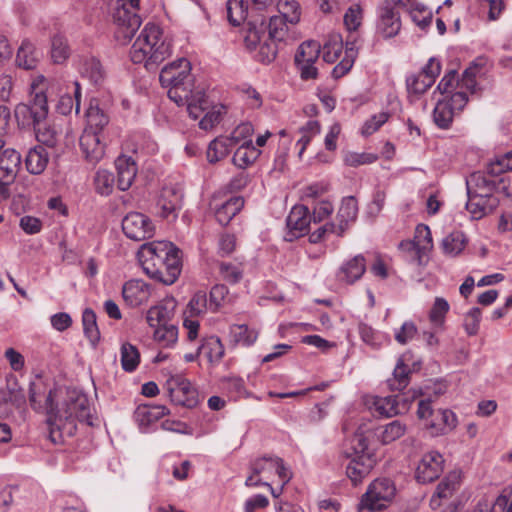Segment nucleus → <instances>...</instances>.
I'll list each match as a JSON object with an SVG mask.
<instances>
[{
  "mask_svg": "<svg viewBox=\"0 0 512 512\" xmlns=\"http://www.w3.org/2000/svg\"><path fill=\"white\" fill-rule=\"evenodd\" d=\"M47 387L30 386L29 400L34 409L47 411L49 438L54 444L74 436L77 422L95 425L94 408L80 386Z\"/></svg>",
  "mask_w": 512,
  "mask_h": 512,
  "instance_id": "obj_1",
  "label": "nucleus"
},
{
  "mask_svg": "<svg viewBox=\"0 0 512 512\" xmlns=\"http://www.w3.org/2000/svg\"><path fill=\"white\" fill-rule=\"evenodd\" d=\"M162 87L168 89V97L177 105H186L189 116L196 120L202 111L208 107L204 91H194V79L191 74V64L185 58H180L164 66L159 75Z\"/></svg>",
  "mask_w": 512,
  "mask_h": 512,
  "instance_id": "obj_2",
  "label": "nucleus"
},
{
  "mask_svg": "<svg viewBox=\"0 0 512 512\" xmlns=\"http://www.w3.org/2000/svg\"><path fill=\"white\" fill-rule=\"evenodd\" d=\"M180 250L171 242L145 243L138 251V259L144 272L165 285L173 284L181 273Z\"/></svg>",
  "mask_w": 512,
  "mask_h": 512,
  "instance_id": "obj_3",
  "label": "nucleus"
},
{
  "mask_svg": "<svg viewBox=\"0 0 512 512\" xmlns=\"http://www.w3.org/2000/svg\"><path fill=\"white\" fill-rule=\"evenodd\" d=\"M171 54L170 43L163 36L162 29L147 23L130 49V58L135 64H144L154 69Z\"/></svg>",
  "mask_w": 512,
  "mask_h": 512,
  "instance_id": "obj_4",
  "label": "nucleus"
},
{
  "mask_svg": "<svg viewBox=\"0 0 512 512\" xmlns=\"http://www.w3.org/2000/svg\"><path fill=\"white\" fill-rule=\"evenodd\" d=\"M396 494L394 483L388 478L374 480L362 496L361 505L369 511H380L391 503Z\"/></svg>",
  "mask_w": 512,
  "mask_h": 512,
  "instance_id": "obj_5",
  "label": "nucleus"
},
{
  "mask_svg": "<svg viewBox=\"0 0 512 512\" xmlns=\"http://www.w3.org/2000/svg\"><path fill=\"white\" fill-rule=\"evenodd\" d=\"M112 17L116 25L115 37L122 43L130 41L141 25L140 16L127 7L125 0L117 3Z\"/></svg>",
  "mask_w": 512,
  "mask_h": 512,
  "instance_id": "obj_6",
  "label": "nucleus"
},
{
  "mask_svg": "<svg viewBox=\"0 0 512 512\" xmlns=\"http://www.w3.org/2000/svg\"><path fill=\"white\" fill-rule=\"evenodd\" d=\"M468 102V96L462 91H457L450 99L439 100L433 111V120L441 129L450 127L454 116L463 110Z\"/></svg>",
  "mask_w": 512,
  "mask_h": 512,
  "instance_id": "obj_7",
  "label": "nucleus"
},
{
  "mask_svg": "<svg viewBox=\"0 0 512 512\" xmlns=\"http://www.w3.org/2000/svg\"><path fill=\"white\" fill-rule=\"evenodd\" d=\"M48 102L40 93L29 104L20 103L15 108V117L22 126H35L46 120Z\"/></svg>",
  "mask_w": 512,
  "mask_h": 512,
  "instance_id": "obj_8",
  "label": "nucleus"
},
{
  "mask_svg": "<svg viewBox=\"0 0 512 512\" xmlns=\"http://www.w3.org/2000/svg\"><path fill=\"white\" fill-rule=\"evenodd\" d=\"M124 234L135 241H142L154 235L155 226L146 215L139 212H131L122 220Z\"/></svg>",
  "mask_w": 512,
  "mask_h": 512,
  "instance_id": "obj_9",
  "label": "nucleus"
},
{
  "mask_svg": "<svg viewBox=\"0 0 512 512\" xmlns=\"http://www.w3.org/2000/svg\"><path fill=\"white\" fill-rule=\"evenodd\" d=\"M21 156L14 149H5L0 154V195L3 198L9 196L8 187L15 181Z\"/></svg>",
  "mask_w": 512,
  "mask_h": 512,
  "instance_id": "obj_10",
  "label": "nucleus"
},
{
  "mask_svg": "<svg viewBox=\"0 0 512 512\" xmlns=\"http://www.w3.org/2000/svg\"><path fill=\"white\" fill-rule=\"evenodd\" d=\"M377 14V33L384 39H390L398 35L401 30V19L392 2L384 1L378 8Z\"/></svg>",
  "mask_w": 512,
  "mask_h": 512,
  "instance_id": "obj_11",
  "label": "nucleus"
},
{
  "mask_svg": "<svg viewBox=\"0 0 512 512\" xmlns=\"http://www.w3.org/2000/svg\"><path fill=\"white\" fill-rule=\"evenodd\" d=\"M311 223V215L309 209L304 205H295L291 209L286 219L287 231L284 240L292 242L304 236L308 232Z\"/></svg>",
  "mask_w": 512,
  "mask_h": 512,
  "instance_id": "obj_12",
  "label": "nucleus"
},
{
  "mask_svg": "<svg viewBox=\"0 0 512 512\" xmlns=\"http://www.w3.org/2000/svg\"><path fill=\"white\" fill-rule=\"evenodd\" d=\"M443 463V456L439 452L425 453L416 467L415 479L422 484L433 482L442 473Z\"/></svg>",
  "mask_w": 512,
  "mask_h": 512,
  "instance_id": "obj_13",
  "label": "nucleus"
},
{
  "mask_svg": "<svg viewBox=\"0 0 512 512\" xmlns=\"http://www.w3.org/2000/svg\"><path fill=\"white\" fill-rule=\"evenodd\" d=\"M177 308V301L173 297H166L146 312V321L149 327L154 328L173 323Z\"/></svg>",
  "mask_w": 512,
  "mask_h": 512,
  "instance_id": "obj_14",
  "label": "nucleus"
},
{
  "mask_svg": "<svg viewBox=\"0 0 512 512\" xmlns=\"http://www.w3.org/2000/svg\"><path fill=\"white\" fill-rule=\"evenodd\" d=\"M79 145L84 158L91 164L98 163L105 155L103 135L94 130H84Z\"/></svg>",
  "mask_w": 512,
  "mask_h": 512,
  "instance_id": "obj_15",
  "label": "nucleus"
},
{
  "mask_svg": "<svg viewBox=\"0 0 512 512\" xmlns=\"http://www.w3.org/2000/svg\"><path fill=\"white\" fill-rule=\"evenodd\" d=\"M410 403L411 400L402 393L386 397H376L374 406L380 415L392 417L407 411Z\"/></svg>",
  "mask_w": 512,
  "mask_h": 512,
  "instance_id": "obj_16",
  "label": "nucleus"
},
{
  "mask_svg": "<svg viewBox=\"0 0 512 512\" xmlns=\"http://www.w3.org/2000/svg\"><path fill=\"white\" fill-rule=\"evenodd\" d=\"M183 191L179 186H165L160 194L157 205L160 208V215L168 218L170 215L176 216L175 213L182 206Z\"/></svg>",
  "mask_w": 512,
  "mask_h": 512,
  "instance_id": "obj_17",
  "label": "nucleus"
},
{
  "mask_svg": "<svg viewBox=\"0 0 512 512\" xmlns=\"http://www.w3.org/2000/svg\"><path fill=\"white\" fill-rule=\"evenodd\" d=\"M366 271V260L362 254L345 261L339 268L336 277L339 282L353 284L358 281Z\"/></svg>",
  "mask_w": 512,
  "mask_h": 512,
  "instance_id": "obj_18",
  "label": "nucleus"
},
{
  "mask_svg": "<svg viewBox=\"0 0 512 512\" xmlns=\"http://www.w3.org/2000/svg\"><path fill=\"white\" fill-rule=\"evenodd\" d=\"M117 186L121 191L128 190L137 174V165L132 157L121 155L115 160Z\"/></svg>",
  "mask_w": 512,
  "mask_h": 512,
  "instance_id": "obj_19",
  "label": "nucleus"
},
{
  "mask_svg": "<svg viewBox=\"0 0 512 512\" xmlns=\"http://www.w3.org/2000/svg\"><path fill=\"white\" fill-rule=\"evenodd\" d=\"M167 413L165 406L141 405L134 412V419L142 432H148Z\"/></svg>",
  "mask_w": 512,
  "mask_h": 512,
  "instance_id": "obj_20",
  "label": "nucleus"
},
{
  "mask_svg": "<svg viewBox=\"0 0 512 512\" xmlns=\"http://www.w3.org/2000/svg\"><path fill=\"white\" fill-rule=\"evenodd\" d=\"M122 296L127 305L137 307L148 300L149 287L141 280H130L124 284Z\"/></svg>",
  "mask_w": 512,
  "mask_h": 512,
  "instance_id": "obj_21",
  "label": "nucleus"
},
{
  "mask_svg": "<svg viewBox=\"0 0 512 512\" xmlns=\"http://www.w3.org/2000/svg\"><path fill=\"white\" fill-rule=\"evenodd\" d=\"M435 417L440 418L441 422L437 419H431L425 424L426 428L431 431L432 436L444 435L452 431L457 425V416L449 409H437Z\"/></svg>",
  "mask_w": 512,
  "mask_h": 512,
  "instance_id": "obj_22",
  "label": "nucleus"
},
{
  "mask_svg": "<svg viewBox=\"0 0 512 512\" xmlns=\"http://www.w3.org/2000/svg\"><path fill=\"white\" fill-rule=\"evenodd\" d=\"M372 455H359L353 457L347 467L346 474L349 479L356 485L365 478L374 466Z\"/></svg>",
  "mask_w": 512,
  "mask_h": 512,
  "instance_id": "obj_23",
  "label": "nucleus"
},
{
  "mask_svg": "<svg viewBox=\"0 0 512 512\" xmlns=\"http://www.w3.org/2000/svg\"><path fill=\"white\" fill-rule=\"evenodd\" d=\"M172 403L186 408H193L199 402L195 386H166Z\"/></svg>",
  "mask_w": 512,
  "mask_h": 512,
  "instance_id": "obj_24",
  "label": "nucleus"
},
{
  "mask_svg": "<svg viewBox=\"0 0 512 512\" xmlns=\"http://www.w3.org/2000/svg\"><path fill=\"white\" fill-rule=\"evenodd\" d=\"M407 427L399 420H393L385 425L375 428L374 435L376 439L383 445H388L406 433Z\"/></svg>",
  "mask_w": 512,
  "mask_h": 512,
  "instance_id": "obj_25",
  "label": "nucleus"
},
{
  "mask_svg": "<svg viewBox=\"0 0 512 512\" xmlns=\"http://www.w3.org/2000/svg\"><path fill=\"white\" fill-rule=\"evenodd\" d=\"M460 475L457 472L448 474L437 486L434 495L430 500L433 508L441 505L442 499H447L453 495L459 486Z\"/></svg>",
  "mask_w": 512,
  "mask_h": 512,
  "instance_id": "obj_26",
  "label": "nucleus"
},
{
  "mask_svg": "<svg viewBox=\"0 0 512 512\" xmlns=\"http://www.w3.org/2000/svg\"><path fill=\"white\" fill-rule=\"evenodd\" d=\"M357 37L350 35L345 43V56L344 58L333 68L332 75L334 78H341L347 74L358 55V49L356 46Z\"/></svg>",
  "mask_w": 512,
  "mask_h": 512,
  "instance_id": "obj_27",
  "label": "nucleus"
},
{
  "mask_svg": "<svg viewBox=\"0 0 512 512\" xmlns=\"http://www.w3.org/2000/svg\"><path fill=\"white\" fill-rule=\"evenodd\" d=\"M42 54L35 45L28 39L22 41L16 55V62L19 67L26 70L34 69Z\"/></svg>",
  "mask_w": 512,
  "mask_h": 512,
  "instance_id": "obj_28",
  "label": "nucleus"
},
{
  "mask_svg": "<svg viewBox=\"0 0 512 512\" xmlns=\"http://www.w3.org/2000/svg\"><path fill=\"white\" fill-rule=\"evenodd\" d=\"M244 199L239 196H232L221 205L215 206V217L219 224L227 225L233 217L243 208Z\"/></svg>",
  "mask_w": 512,
  "mask_h": 512,
  "instance_id": "obj_29",
  "label": "nucleus"
},
{
  "mask_svg": "<svg viewBox=\"0 0 512 512\" xmlns=\"http://www.w3.org/2000/svg\"><path fill=\"white\" fill-rule=\"evenodd\" d=\"M49 154L42 145L31 148L25 158L26 168L29 173L34 175L41 174L47 167Z\"/></svg>",
  "mask_w": 512,
  "mask_h": 512,
  "instance_id": "obj_30",
  "label": "nucleus"
},
{
  "mask_svg": "<svg viewBox=\"0 0 512 512\" xmlns=\"http://www.w3.org/2000/svg\"><path fill=\"white\" fill-rule=\"evenodd\" d=\"M358 213L357 201L353 196L345 197L340 205L336 219L339 224V234H344L349 223L354 222Z\"/></svg>",
  "mask_w": 512,
  "mask_h": 512,
  "instance_id": "obj_31",
  "label": "nucleus"
},
{
  "mask_svg": "<svg viewBox=\"0 0 512 512\" xmlns=\"http://www.w3.org/2000/svg\"><path fill=\"white\" fill-rule=\"evenodd\" d=\"M87 126L84 130H94L103 135L104 128L109 124V116L99 107L96 100L90 102L86 112Z\"/></svg>",
  "mask_w": 512,
  "mask_h": 512,
  "instance_id": "obj_32",
  "label": "nucleus"
},
{
  "mask_svg": "<svg viewBox=\"0 0 512 512\" xmlns=\"http://www.w3.org/2000/svg\"><path fill=\"white\" fill-rule=\"evenodd\" d=\"M260 153V150L253 145L252 140H248L240 144L232 160L239 168H246L256 161Z\"/></svg>",
  "mask_w": 512,
  "mask_h": 512,
  "instance_id": "obj_33",
  "label": "nucleus"
},
{
  "mask_svg": "<svg viewBox=\"0 0 512 512\" xmlns=\"http://www.w3.org/2000/svg\"><path fill=\"white\" fill-rule=\"evenodd\" d=\"M407 245L415 250L420 259L421 254H425L433 247L430 228L425 224H418L415 230L414 240L408 242Z\"/></svg>",
  "mask_w": 512,
  "mask_h": 512,
  "instance_id": "obj_34",
  "label": "nucleus"
},
{
  "mask_svg": "<svg viewBox=\"0 0 512 512\" xmlns=\"http://www.w3.org/2000/svg\"><path fill=\"white\" fill-rule=\"evenodd\" d=\"M78 70L82 76L88 78L93 83H98L103 76L100 62L93 56L78 58Z\"/></svg>",
  "mask_w": 512,
  "mask_h": 512,
  "instance_id": "obj_35",
  "label": "nucleus"
},
{
  "mask_svg": "<svg viewBox=\"0 0 512 512\" xmlns=\"http://www.w3.org/2000/svg\"><path fill=\"white\" fill-rule=\"evenodd\" d=\"M229 335L235 344L242 346L252 345L258 338V332L250 329L245 324H234L230 326Z\"/></svg>",
  "mask_w": 512,
  "mask_h": 512,
  "instance_id": "obj_36",
  "label": "nucleus"
},
{
  "mask_svg": "<svg viewBox=\"0 0 512 512\" xmlns=\"http://www.w3.org/2000/svg\"><path fill=\"white\" fill-rule=\"evenodd\" d=\"M234 145L231 142V139L228 137H218L210 142L207 149V159L210 163H215L229 153L230 149Z\"/></svg>",
  "mask_w": 512,
  "mask_h": 512,
  "instance_id": "obj_37",
  "label": "nucleus"
},
{
  "mask_svg": "<svg viewBox=\"0 0 512 512\" xmlns=\"http://www.w3.org/2000/svg\"><path fill=\"white\" fill-rule=\"evenodd\" d=\"M467 239L463 232L453 231L442 240V249L445 254L456 256L463 251Z\"/></svg>",
  "mask_w": 512,
  "mask_h": 512,
  "instance_id": "obj_38",
  "label": "nucleus"
},
{
  "mask_svg": "<svg viewBox=\"0 0 512 512\" xmlns=\"http://www.w3.org/2000/svg\"><path fill=\"white\" fill-rule=\"evenodd\" d=\"M244 266L241 262L222 261L219 263V274L221 278L230 283L237 284L243 278Z\"/></svg>",
  "mask_w": 512,
  "mask_h": 512,
  "instance_id": "obj_39",
  "label": "nucleus"
},
{
  "mask_svg": "<svg viewBox=\"0 0 512 512\" xmlns=\"http://www.w3.org/2000/svg\"><path fill=\"white\" fill-rule=\"evenodd\" d=\"M74 88V97L69 94H64L60 97L57 110L62 115H67L71 113L73 107H75V111L78 114L80 111V98H81V87L78 82L73 83Z\"/></svg>",
  "mask_w": 512,
  "mask_h": 512,
  "instance_id": "obj_40",
  "label": "nucleus"
},
{
  "mask_svg": "<svg viewBox=\"0 0 512 512\" xmlns=\"http://www.w3.org/2000/svg\"><path fill=\"white\" fill-rule=\"evenodd\" d=\"M70 47L67 39L60 34H56L51 39V58L54 63L62 64L70 56Z\"/></svg>",
  "mask_w": 512,
  "mask_h": 512,
  "instance_id": "obj_41",
  "label": "nucleus"
},
{
  "mask_svg": "<svg viewBox=\"0 0 512 512\" xmlns=\"http://www.w3.org/2000/svg\"><path fill=\"white\" fill-rule=\"evenodd\" d=\"M226 8L228 20L234 26L240 25L248 16V3L244 0H228Z\"/></svg>",
  "mask_w": 512,
  "mask_h": 512,
  "instance_id": "obj_42",
  "label": "nucleus"
},
{
  "mask_svg": "<svg viewBox=\"0 0 512 512\" xmlns=\"http://www.w3.org/2000/svg\"><path fill=\"white\" fill-rule=\"evenodd\" d=\"M96 319V314L92 309L86 308L83 311L82 324L84 334L93 345H96L100 339V332Z\"/></svg>",
  "mask_w": 512,
  "mask_h": 512,
  "instance_id": "obj_43",
  "label": "nucleus"
},
{
  "mask_svg": "<svg viewBox=\"0 0 512 512\" xmlns=\"http://www.w3.org/2000/svg\"><path fill=\"white\" fill-rule=\"evenodd\" d=\"M444 393L442 388L434 391L433 395H423L421 394V398L418 401V410L417 415L420 419L428 421L430 417H435L437 409L433 408V403L436 401L438 397H440Z\"/></svg>",
  "mask_w": 512,
  "mask_h": 512,
  "instance_id": "obj_44",
  "label": "nucleus"
},
{
  "mask_svg": "<svg viewBox=\"0 0 512 512\" xmlns=\"http://www.w3.org/2000/svg\"><path fill=\"white\" fill-rule=\"evenodd\" d=\"M140 362V354L136 346L123 343L121 346V365L124 371H134Z\"/></svg>",
  "mask_w": 512,
  "mask_h": 512,
  "instance_id": "obj_45",
  "label": "nucleus"
},
{
  "mask_svg": "<svg viewBox=\"0 0 512 512\" xmlns=\"http://www.w3.org/2000/svg\"><path fill=\"white\" fill-rule=\"evenodd\" d=\"M153 337L156 342L163 346H171L178 339V328L174 323L154 327Z\"/></svg>",
  "mask_w": 512,
  "mask_h": 512,
  "instance_id": "obj_46",
  "label": "nucleus"
},
{
  "mask_svg": "<svg viewBox=\"0 0 512 512\" xmlns=\"http://www.w3.org/2000/svg\"><path fill=\"white\" fill-rule=\"evenodd\" d=\"M115 178L112 172L99 169L94 177V185L97 193L103 196H108L113 192Z\"/></svg>",
  "mask_w": 512,
  "mask_h": 512,
  "instance_id": "obj_47",
  "label": "nucleus"
},
{
  "mask_svg": "<svg viewBox=\"0 0 512 512\" xmlns=\"http://www.w3.org/2000/svg\"><path fill=\"white\" fill-rule=\"evenodd\" d=\"M288 21L281 15H274L270 18L268 31L269 39L272 41H284L288 35Z\"/></svg>",
  "mask_w": 512,
  "mask_h": 512,
  "instance_id": "obj_48",
  "label": "nucleus"
},
{
  "mask_svg": "<svg viewBox=\"0 0 512 512\" xmlns=\"http://www.w3.org/2000/svg\"><path fill=\"white\" fill-rule=\"evenodd\" d=\"M434 84V80L420 72L411 74L406 78V86L409 93L423 94Z\"/></svg>",
  "mask_w": 512,
  "mask_h": 512,
  "instance_id": "obj_49",
  "label": "nucleus"
},
{
  "mask_svg": "<svg viewBox=\"0 0 512 512\" xmlns=\"http://www.w3.org/2000/svg\"><path fill=\"white\" fill-rule=\"evenodd\" d=\"M321 52V46L318 42L308 40L303 42L295 53L294 60H307L308 62H317Z\"/></svg>",
  "mask_w": 512,
  "mask_h": 512,
  "instance_id": "obj_50",
  "label": "nucleus"
},
{
  "mask_svg": "<svg viewBox=\"0 0 512 512\" xmlns=\"http://www.w3.org/2000/svg\"><path fill=\"white\" fill-rule=\"evenodd\" d=\"M37 140L48 146L54 147L58 141V131L54 126H51L45 122H41L39 125L34 126Z\"/></svg>",
  "mask_w": 512,
  "mask_h": 512,
  "instance_id": "obj_51",
  "label": "nucleus"
},
{
  "mask_svg": "<svg viewBox=\"0 0 512 512\" xmlns=\"http://www.w3.org/2000/svg\"><path fill=\"white\" fill-rule=\"evenodd\" d=\"M468 201L466 209L470 213L472 219H481L486 215L487 207L485 205L486 199L483 194H471V189L468 187Z\"/></svg>",
  "mask_w": 512,
  "mask_h": 512,
  "instance_id": "obj_52",
  "label": "nucleus"
},
{
  "mask_svg": "<svg viewBox=\"0 0 512 512\" xmlns=\"http://www.w3.org/2000/svg\"><path fill=\"white\" fill-rule=\"evenodd\" d=\"M279 15L286 18L289 24H297L300 20V6L295 0H279L277 3Z\"/></svg>",
  "mask_w": 512,
  "mask_h": 512,
  "instance_id": "obj_53",
  "label": "nucleus"
},
{
  "mask_svg": "<svg viewBox=\"0 0 512 512\" xmlns=\"http://www.w3.org/2000/svg\"><path fill=\"white\" fill-rule=\"evenodd\" d=\"M512 170V152L496 156L487 167L490 176H498Z\"/></svg>",
  "mask_w": 512,
  "mask_h": 512,
  "instance_id": "obj_54",
  "label": "nucleus"
},
{
  "mask_svg": "<svg viewBox=\"0 0 512 512\" xmlns=\"http://www.w3.org/2000/svg\"><path fill=\"white\" fill-rule=\"evenodd\" d=\"M276 456H263L253 460L250 464V469L254 474L263 475L269 478L274 474Z\"/></svg>",
  "mask_w": 512,
  "mask_h": 512,
  "instance_id": "obj_55",
  "label": "nucleus"
},
{
  "mask_svg": "<svg viewBox=\"0 0 512 512\" xmlns=\"http://www.w3.org/2000/svg\"><path fill=\"white\" fill-rule=\"evenodd\" d=\"M208 107L200 113V115L196 118L198 119L203 113L204 116L199 122V126L203 130H209L213 128L217 123L220 122L223 106L217 107L213 106L211 109V102L207 99Z\"/></svg>",
  "mask_w": 512,
  "mask_h": 512,
  "instance_id": "obj_56",
  "label": "nucleus"
},
{
  "mask_svg": "<svg viewBox=\"0 0 512 512\" xmlns=\"http://www.w3.org/2000/svg\"><path fill=\"white\" fill-rule=\"evenodd\" d=\"M363 10L360 4L351 5L344 14V25L350 32L356 31L362 24Z\"/></svg>",
  "mask_w": 512,
  "mask_h": 512,
  "instance_id": "obj_57",
  "label": "nucleus"
},
{
  "mask_svg": "<svg viewBox=\"0 0 512 512\" xmlns=\"http://www.w3.org/2000/svg\"><path fill=\"white\" fill-rule=\"evenodd\" d=\"M343 49L342 39L339 35L332 36L323 46V59L328 63L335 62Z\"/></svg>",
  "mask_w": 512,
  "mask_h": 512,
  "instance_id": "obj_58",
  "label": "nucleus"
},
{
  "mask_svg": "<svg viewBox=\"0 0 512 512\" xmlns=\"http://www.w3.org/2000/svg\"><path fill=\"white\" fill-rule=\"evenodd\" d=\"M207 307L208 303L206 293L199 291L196 292L189 301L184 314L191 317H198L206 312Z\"/></svg>",
  "mask_w": 512,
  "mask_h": 512,
  "instance_id": "obj_59",
  "label": "nucleus"
},
{
  "mask_svg": "<svg viewBox=\"0 0 512 512\" xmlns=\"http://www.w3.org/2000/svg\"><path fill=\"white\" fill-rule=\"evenodd\" d=\"M482 180L485 187L488 188V191H495L497 193L503 194L506 197H512V192L509 189V185L504 177L499 180H493L483 175L473 176L472 181Z\"/></svg>",
  "mask_w": 512,
  "mask_h": 512,
  "instance_id": "obj_60",
  "label": "nucleus"
},
{
  "mask_svg": "<svg viewBox=\"0 0 512 512\" xmlns=\"http://www.w3.org/2000/svg\"><path fill=\"white\" fill-rule=\"evenodd\" d=\"M244 43L248 50L256 51L257 47L265 40V32L262 28L252 26L248 23V27L244 32Z\"/></svg>",
  "mask_w": 512,
  "mask_h": 512,
  "instance_id": "obj_61",
  "label": "nucleus"
},
{
  "mask_svg": "<svg viewBox=\"0 0 512 512\" xmlns=\"http://www.w3.org/2000/svg\"><path fill=\"white\" fill-rule=\"evenodd\" d=\"M479 67L477 65H471L465 69L461 79L457 80V87L466 94L464 90L474 93L476 91V75Z\"/></svg>",
  "mask_w": 512,
  "mask_h": 512,
  "instance_id": "obj_62",
  "label": "nucleus"
},
{
  "mask_svg": "<svg viewBox=\"0 0 512 512\" xmlns=\"http://www.w3.org/2000/svg\"><path fill=\"white\" fill-rule=\"evenodd\" d=\"M255 52L254 58L257 61L268 64L275 59L277 48L274 41L263 40Z\"/></svg>",
  "mask_w": 512,
  "mask_h": 512,
  "instance_id": "obj_63",
  "label": "nucleus"
},
{
  "mask_svg": "<svg viewBox=\"0 0 512 512\" xmlns=\"http://www.w3.org/2000/svg\"><path fill=\"white\" fill-rule=\"evenodd\" d=\"M492 512H512V487H506L492 505Z\"/></svg>",
  "mask_w": 512,
  "mask_h": 512,
  "instance_id": "obj_64",
  "label": "nucleus"
}]
</instances>
